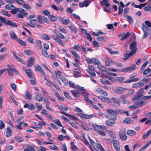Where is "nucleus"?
<instances>
[{"label":"nucleus","mask_w":151,"mask_h":151,"mask_svg":"<svg viewBox=\"0 0 151 151\" xmlns=\"http://www.w3.org/2000/svg\"><path fill=\"white\" fill-rule=\"evenodd\" d=\"M145 23L146 25L147 26V28L149 29H150V27H151V23L148 20L145 21Z\"/></svg>","instance_id":"13d9d810"},{"label":"nucleus","mask_w":151,"mask_h":151,"mask_svg":"<svg viewBox=\"0 0 151 151\" xmlns=\"http://www.w3.org/2000/svg\"><path fill=\"white\" fill-rule=\"evenodd\" d=\"M17 41L21 45L24 46H27L26 42L19 38H18V39H17Z\"/></svg>","instance_id":"58836bf2"},{"label":"nucleus","mask_w":151,"mask_h":151,"mask_svg":"<svg viewBox=\"0 0 151 151\" xmlns=\"http://www.w3.org/2000/svg\"><path fill=\"white\" fill-rule=\"evenodd\" d=\"M60 112L61 114H62L65 115V116H67L70 117L72 120H75L77 119V118L75 117L74 116L72 115H71L70 114H67L65 112L62 111H60Z\"/></svg>","instance_id":"6ab92c4d"},{"label":"nucleus","mask_w":151,"mask_h":151,"mask_svg":"<svg viewBox=\"0 0 151 151\" xmlns=\"http://www.w3.org/2000/svg\"><path fill=\"white\" fill-rule=\"evenodd\" d=\"M79 116L81 117L82 118H84L86 119H88L90 118L91 117V115H88L85 114H79Z\"/></svg>","instance_id":"72a5a7b5"},{"label":"nucleus","mask_w":151,"mask_h":151,"mask_svg":"<svg viewBox=\"0 0 151 151\" xmlns=\"http://www.w3.org/2000/svg\"><path fill=\"white\" fill-rule=\"evenodd\" d=\"M127 97L126 96L122 95L121 96L120 98L123 101V103L124 104H130V103L128 101H127L126 100V98Z\"/></svg>","instance_id":"cd10ccee"},{"label":"nucleus","mask_w":151,"mask_h":151,"mask_svg":"<svg viewBox=\"0 0 151 151\" xmlns=\"http://www.w3.org/2000/svg\"><path fill=\"white\" fill-rule=\"evenodd\" d=\"M151 72V70L150 68L146 69L143 72V74L144 75H147L148 73Z\"/></svg>","instance_id":"774afa93"},{"label":"nucleus","mask_w":151,"mask_h":151,"mask_svg":"<svg viewBox=\"0 0 151 151\" xmlns=\"http://www.w3.org/2000/svg\"><path fill=\"white\" fill-rule=\"evenodd\" d=\"M12 129L10 127H8L7 128L6 133V136L9 137L12 134Z\"/></svg>","instance_id":"c756f323"},{"label":"nucleus","mask_w":151,"mask_h":151,"mask_svg":"<svg viewBox=\"0 0 151 151\" xmlns=\"http://www.w3.org/2000/svg\"><path fill=\"white\" fill-rule=\"evenodd\" d=\"M13 67H9L8 69H7V70L9 75L10 77H12L13 76Z\"/></svg>","instance_id":"5701e85b"},{"label":"nucleus","mask_w":151,"mask_h":151,"mask_svg":"<svg viewBox=\"0 0 151 151\" xmlns=\"http://www.w3.org/2000/svg\"><path fill=\"white\" fill-rule=\"evenodd\" d=\"M151 134V129L148 131L142 137V139H146Z\"/></svg>","instance_id":"e433bc0d"},{"label":"nucleus","mask_w":151,"mask_h":151,"mask_svg":"<svg viewBox=\"0 0 151 151\" xmlns=\"http://www.w3.org/2000/svg\"><path fill=\"white\" fill-rule=\"evenodd\" d=\"M38 22L40 24H42L44 22L49 23V21L46 17L40 15L38 16Z\"/></svg>","instance_id":"9b49d317"},{"label":"nucleus","mask_w":151,"mask_h":151,"mask_svg":"<svg viewBox=\"0 0 151 151\" xmlns=\"http://www.w3.org/2000/svg\"><path fill=\"white\" fill-rule=\"evenodd\" d=\"M0 22L3 23L5 24L6 25H9L14 27H18L17 24L12 21L7 20L5 19L0 16Z\"/></svg>","instance_id":"f03ea898"},{"label":"nucleus","mask_w":151,"mask_h":151,"mask_svg":"<svg viewBox=\"0 0 151 151\" xmlns=\"http://www.w3.org/2000/svg\"><path fill=\"white\" fill-rule=\"evenodd\" d=\"M111 100L113 102L115 103L117 106H118L120 105L119 99L117 98L112 97L111 99Z\"/></svg>","instance_id":"412c9836"},{"label":"nucleus","mask_w":151,"mask_h":151,"mask_svg":"<svg viewBox=\"0 0 151 151\" xmlns=\"http://www.w3.org/2000/svg\"><path fill=\"white\" fill-rule=\"evenodd\" d=\"M9 34L12 39H15L17 40V39H18V38L17 37V36L16 35L15 33L12 31H10Z\"/></svg>","instance_id":"4be33fe9"},{"label":"nucleus","mask_w":151,"mask_h":151,"mask_svg":"<svg viewBox=\"0 0 151 151\" xmlns=\"http://www.w3.org/2000/svg\"><path fill=\"white\" fill-rule=\"evenodd\" d=\"M86 70L88 72H90L91 71L94 72L95 68L92 65H90L89 66V68Z\"/></svg>","instance_id":"79ce46f5"},{"label":"nucleus","mask_w":151,"mask_h":151,"mask_svg":"<svg viewBox=\"0 0 151 151\" xmlns=\"http://www.w3.org/2000/svg\"><path fill=\"white\" fill-rule=\"evenodd\" d=\"M125 79V78L124 77H120L116 78V81L119 83H122L124 80Z\"/></svg>","instance_id":"4c0bfd02"},{"label":"nucleus","mask_w":151,"mask_h":151,"mask_svg":"<svg viewBox=\"0 0 151 151\" xmlns=\"http://www.w3.org/2000/svg\"><path fill=\"white\" fill-rule=\"evenodd\" d=\"M136 68V66L135 64H133L131 67H126L125 68H123L119 70L120 72H127L130 71L131 70H134Z\"/></svg>","instance_id":"0eeeda50"},{"label":"nucleus","mask_w":151,"mask_h":151,"mask_svg":"<svg viewBox=\"0 0 151 151\" xmlns=\"http://www.w3.org/2000/svg\"><path fill=\"white\" fill-rule=\"evenodd\" d=\"M53 122L55 124H56L58 125L63 127L62 125V124L61 123L59 119H56L53 121Z\"/></svg>","instance_id":"a18cd8bd"},{"label":"nucleus","mask_w":151,"mask_h":151,"mask_svg":"<svg viewBox=\"0 0 151 151\" xmlns=\"http://www.w3.org/2000/svg\"><path fill=\"white\" fill-rule=\"evenodd\" d=\"M26 99L30 100L32 99V96L29 92L27 91L25 93Z\"/></svg>","instance_id":"603ef678"},{"label":"nucleus","mask_w":151,"mask_h":151,"mask_svg":"<svg viewBox=\"0 0 151 151\" xmlns=\"http://www.w3.org/2000/svg\"><path fill=\"white\" fill-rule=\"evenodd\" d=\"M108 134L110 137L113 138V140H115L116 138V136L115 133L111 131H108Z\"/></svg>","instance_id":"c85d7f7f"},{"label":"nucleus","mask_w":151,"mask_h":151,"mask_svg":"<svg viewBox=\"0 0 151 151\" xmlns=\"http://www.w3.org/2000/svg\"><path fill=\"white\" fill-rule=\"evenodd\" d=\"M98 98L101 100L102 101L107 103L111 102V99L108 97H104L102 96H98Z\"/></svg>","instance_id":"f8f14e48"},{"label":"nucleus","mask_w":151,"mask_h":151,"mask_svg":"<svg viewBox=\"0 0 151 151\" xmlns=\"http://www.w3.org/2000/svg\"><path fill=\"white\" fill-rule=\"evenodd\" d=\"M127 19L128 21L131 24H133V23L132 18V17L128 15H127Z\"/></svg>","instance_id":"6e6d98bb"},{"label":"nucleus","mask_w":151,"mask_h":151,"mask_svg":"<svg viewBox=\"0 0 151 151\" xmlns=\"http://www.w3.org/2000/svg\"><path fill=\"white\" fill-rule=\"evenodd\" d=\"M106 112L108 114L107 117L108 118L113 121L117 120V118L116 116L117 112L116 111L111 109H109L106 110Z\"/></svg>","instance_id":"f257e3e1"},{"label":"nucleus","mask_w":151,"mask_h":151,"mask_svg":"<svg viewBox=\"0 0 151 151\" xmlns=\"http://www.w3.org/2000/svg\"><path fill=\"white\" fill-rule=\"evenodd\" d=\"M49 17L50 21L53 22H55L57 20L56 17L52 15H49Z\"/></svg>","instance_id":"a19ab883"},{"label":"nucleus","mask_w":151,"mask_h":151,"mask_svg":"<svg viewBox=\"0 0 151 151\" xmlns=\"http://www.w3.org/2000/svg\"><path fill=\"white\" fill-rule=\"evenodd\" d=\"M58 19L64 24L67 25L69 24L70 23V20L69 19H65L64 18L61 17H59Z\"/></svg>","instance_id":"2eb2a0df"},{"label":"nucleus","mask_w":151,"mask_h":151,"mask_svg":"<svg viewBox=\"0 0 151 151\" xmlns=\"http://www.w3.org/2000/svg\"><path fill=\"white\" fill-rule=\"evenodd\" d=\"M32 78V79L30 80V82L33 85H35L37 84V80L33 78Z\"/></svg>","instance_id":"e2e57ef3"},{"label":"nucleus","mask_w":151,"mask_h":151,"mask_svg":"<svg viewBox=\"0 0 151 151\" xmlns=\"http://www.w3.org/2000/svg\"><path fill=\"white\" fill-rule=\"evenodd\" d=\"M127 133L129 135L133 136L136 134V132L134 131L129 129L127 131Z\"/></svg>","instance_id":"473e14b6"},{"label":"nucleus","mask_w":151,"mask_h":151,"mask_svg":"<svg viewBox=\"0 0 151 151\" xmlns=\"http://www.w3.org/2000/svg\"><path fill=\"white\" fill-rule=\"evenodd\" d=\"M14 7H15V6L11 4H9L6 5L5 6V9L9 10H10L11 9Z\"/></svg>","instance_id":"c9c22d12"},{"label":"nucleus","mask_w":151,"mask_h":151,"mask_svg":"<svg viewBox=\"0 0 151 151\" xmlns=\"http://www.w3.org/2000/svg\"><path fill=\"white\" fill-rule=\"evenodd\" d=\"M137 74L136 73H133L130 76L129 80H127L125 81L124 83H129L133 82H136L139 81V78H135L137 76Z\"/></svg>","instance_id":"7ed1b4c3"},{"label":"nucleus","mask_w":151,"mask_h":151,"mask_svg":"<svg viewBox=\"0 0 151 151\" xmlns=\"http://www.w3.org/2000/svg\"><path fill=\"white\" fill-rule=\"evenodd\" d=\"M34 58L32 57H30L27 60V66L29 68L32 66L33 64Z\"/></svg>","instance_id":"ddd939ff"},{"label":"nucleus","mask_w":151,"mask_h":151,"mask_svg":"<svg viewBox=\"0 0 151 151\" xmlns=\"http://www.w3.org/2000/svg\"><path fill=\"white\" fill-rule=\"evenodd\" d=\"M22 7L28 10H30L31 8L30 6L27 4H25V3H24V4L23 5Z\"/></svg>","instance_id":"864d4df0"},{"label":"nucleus","mask_w":151,"mask_h":151,"mask_svg":"<svg viewBox=\"0 0 151 151\" xmlns=\"http://www.w3.org/2000/svg\"><path fill=\"white\" fill-rule=\"evenodd\" d=\"M58 107L61 110H64V111H67L68 109V108L65 106H58Z\"/></svg>","instance_id":"3c124183"},{"label":"nucleus","mask_w":151,"mask_h":151,"mask_svg":"<svg viewBox=\"0 0 151 151\" xmlns=\"http://www.w3.org/2000/svg\"><path fill=\"white\" fill-rule=\"evenodd\" d=\"M72 54L75 57V60L77 62H79L80 57L79 55L77 54L76 52L74 51H71Z\"/></svg>","instance_id":"dca6fc26"},{"label":"nucleus","mask_w":151,"mask_h":151,"mask_svg":"<svg viewBox=\"0 0 151 151\" xmlns=\"http://www.w3.org/2000/svg\"><path fill=\"white\" fill-rule=\"evenodd\" d=\"M82 95L84 96V99L87 102L90 103L91 104H92L93 103V101H91L90 99H89L88 98V94L86 93H84V92H82Z\"/></svg>","instance_id":"f3484780"},{"label":"nucleus","mask_w":151,"mask_h":151,"mask_svg":"<svg viewBox=\"0 0 151 151\" xmlns=\"http://www.w3.org/2000/svg\"><path fill=\"white\" fill-rule=\"evenodd\" d=\"M14 138L18 142H22L23 140V139L20 136H17L14 137Z\"/></svg>","instance_id":"69168bd1"},{"label":"nucleus","mask_w":151,"mask_h":151,"mask_svg":"<svg viewBox=\"0 0 151 151\" xmlns=\"http://www.w3.org/2000/svg\"><path fill=\"white\" fill-rule=\"evenodd\" d=\"M41 52L42 55L44 56L47 58L48 57H49V55L47 52V51L45 50H42V51Z\"/></svg>","instance_id":"4d7b16f0"},{"label":"nucleus","mask_w":151,"mask_h":151,"mask_svg":"<svg viewBox=\"0 0 151 151\" xmlns=\"http://www.w3.org/2000/svg\"><path fill=\"white\" fill-rule=\"evenodd\" d=\"M137 43L134 41L132 43L129 45V48L131 50V52L134 54H135L137 50Z\"/></svg>","instance_id":"423d86ee"},{"label":"nucleus","mask_w":151,"mask_h":151,"mask_svg":"<svg viewBox=\"0 0 151 151\" xmlns=\"http://www.w3.org/2000/svg\"><path fill=\"white\" fill-rule=\"evenodd\" d=\"M12 54L14 55V57L19 62H20L23 64H25V62L19 57H18L14 53L12 52Z\"/></svg>","instance_id":"a878e982"},{"label":"nucleus","mask_w":151,"mask_h":151,"mask_svg":"<svg viewBox=\"0 0 151 151\" xmlns=\"http://www.w3.org/2000/svg\"><path fill=\"white\" fill-rule=\"evenodd\" d=\"M146 103V101H138L135 103V104L138 107H139L145 104Z\"/></svg>","instance_id":"b1692460"},{"label":"nucleus","mask_w":151,"mask_h":151,"mask_svg":"<svg viewBox=\"0 0 151 151\" xmlns=\"http://www.w3.org/2000/svg\"><path fill=\"white\" fill-rule=\"evenodd\" d=\"M112 143L113 146L116 151H121L120 145L119 141L116 140H113Z\"/></svg>","instance_id":"6e6552de"},{"label":"nucleus","mask_w":151,"mask_h":151,"mask_svg":"<svg viewBox=\"0 0 151 151\" xmlns=\"http://www.w3.org/2000/svg\"><path fill=\"white\" fill-rule=\"evenodd\" d=\"M77 88L78 91H81V94H82V92L86 93V90L84 88L81 87L79 86H77Z\"/></svg>","instance_id":"c03bdc74"},{"label":"nucleus","mask_w":151,"mask_h":151,"mask_svg":"<svg viewBox=\"0 0 151 151\" xmlns=\"http://www.w3.org/2000/svg\"><path fill=\"white\" fill-rule=\"evenodd\" d=\"M71 92L72 95L75 97H77L79 96V93L76 90H71Z\"/></svg>","instance_id":"49530a36"},{"label":"nucleus","mask_w":151,"mask_h":151,"mask_svg":"<svg viewBox=\"0 0 151 151\" xmlns=\"http://www.w3.org/2000/svg\"><path fill=\"white\" fill-rule=\"evenodd\" d=\"M129 35V32H127L126 34H125L123 37H122L120 39L121 40H123L127 38Z\"/></svg>","instance_id":"09e8293b"},{"label":"nucleus","mask_w":151,"mask_h":151,"mask_svg":"<svg viewBox=\"0 0 151 151\" xmlns=\"http://www.w3.org/2000/svg\"><path fill=\"white\" fill-rule=\"evenodd\" d=\"M68 27L74 33L76 34L77 33V30L76 29V28L74 26H68Z\"/></svg>","instance_id":"7c9ffc66"},{"label":"nucleus","mask_w":151,"mask_h":151,"mask_svg":"<svg viewBox=\"0 0 151 151\" xmlns=\"http://www.w3.org/2000/svg\"><path fill=\"white\" fill-rule=\"evenodd\" d=\"M127 89L125 88L118 87L115 90V92L117 94H120L122 93L127 90Z\"/></svg>","instance_id":"9d476101"},{"label":"nucleus","mask_w":151,"mask_h":151,"mask_svg":"<svg viewBox=\"0 0 151 151\" xmlns=\"http://www.w3.org/2000/svg\"><path fill=\"white\" fill-rule=\"evenodd\" d=\"M101 82L104 84H107L108 85H111V83L108 80L104 79H100Z\"/></svg>","instance_id":"393cba45"},{"label":"nucleus","mask_w":151,"mask_h":151,"mask_svg":"<svg viewBox=\"0 0 151 151\" xmlns=\"http://www.w3.org/2000/svg\"><path fill=\"white\" fill-rule=\"evenodd\" d=\"M142 96H141V94H139L137 93L136 94L134 95L133 98L132 100H137L139 99Z\"/></svg>","instance_id":"37998d69"},{"label":"nucleus","mask_w":151,"mask_h":151,"mask_svg":"<svg viewBox=\"0 0 151 151\" xmlns=\"http://www.w3.org/2000/svg\"><path fill=\"white\" fill-rule=\"evenodd\" d=\"M119 136L121 139L123 140H126L127 139V137L126 134L125 129L124 128H122L119 132Z\"/></svg>","instance_id":"20e7f679"},{"label":"nucleus","mask_w":151,"mask_h":151,"mask_svg":"<svg viewBox=\"0 0 151 151\" xmlns=\"http://www.w3.org/2000/svg\"><path fill=\"white\" fill-rule=\"evenodd\" d=\"M71 144L73 151H76L78 150L77 147L76 145H74V142H71Z\"/></svg>","instance_id":"ea45409f"},{"label":"nucleus","mask_w":151,"mask_h":151,"mask_svg":"<svg viewBox=\"0 0 151 151\" xmlns=\"http://www.w3.org/2000/svg\"><path fill=\"white\" fill-rule=\"evenodd\" d=\"M94 130L97 132L99 129L104 130L106 129V127L103 125H99L95 124H93L91 125Z\"/></svg>","instance_id":"1a4fd4ad"},{"label":"nucleus","mask_w":151,"mask_h":151,"mask_svg":"<svg viewBox=\"0 0 151 151\" xmlns=\"http://www.w3.org/2000/svg\"><path fill=\"white\" fill-rule=\"evenodd\" d=\"M101 6H104L106 7H108L110 5V3L108 2L107 0H103L100 2Z\"/></svg>","instance_id":"a211bd4d"},{"label":"nucleus","mask_w":151,"mask_h":151,"mask_svg":"<svg viewBox=\"0 0 151 151\" xmlns=\"http://www.w3.org/2000/svg\"><path fill=\"white\" fill-rule=\"evenodd\" d=\"M25 73L27 75L28 77L30 78H33V76L32 74V72L31 70L29 69H27V70L26 71Z\"/></svg>","instance_id":"2f4dec72"},{"label":"nucleus","mask_w":151,"mask_h":151,"mask_svg":"<svg viewBox=\"0 0 151 151\" xmlns=\"http://www.w3.org/2000/svg\"><path fill=\"white\" fill-rule=\"evenodd\" d=\"M4 101V98L2 96H0V109L3 108L2 103Z\"/></svg>","instance_id":"bf43d9fd"},{"label":"nucleus","mask_w":151,"mask_h":151,"mask_svg":"<svg viewBox=\"0 0 151 151\" xmlns=\"http://www.w3.org/2000/svg\"><path fill=\"white\" fill-rule=\"evenodd\" d=\"M107 26L108 29H110L112 30H114V28L112 24H107Z\"/></svg>","instance_id":"338daca9"},{"label":"nucleus","mask_w":151,"mask_h":151,"mask_svg":"<svg viewBox=\"0 0 151 151\" xmlns=\"http://www.w3.org/2000/svg\"><path fill=\"white\" fill-rule=\"evenodd\" d=\"M98 67L99 69L103 71L106 72L107 70L106 68L102 66L99 65L98 66Z\"/></svg>","instance_id":"680f3d73"},{"label":"nucleus","mask_w":151,"mask_h":151,"mask_svg":"<svg viewBox=\"0 0 151 151\" xmlns=\"http://www.w3.org/2000/svg\"><path fill=\"white\" fill-rule=\"evenodd\" d=\"M142 29L144 32L143 38L144 39L146 38L148 35V34L151 31V29H149L144 24H143L142 27Z\"/></svg>","instance_id":"39448f33"},{"label":"nucleus","mask_w":151,"mask_h":151,"mask_svg":"<svg viewBox=\"0 0 151 151\" xmlns=\"http://www.w3.org/2000/svg\"><path fill=\"white\" fill-rule=\"evenodd\" d=\"M24 52L26 55H31L33 54L31 50H25L24 51Z\"/></svg>","instance_id":"052dcab7"},{"label":"nucleus","mask_w":151,"mask_h":151,"mask_svg":"<svg viewBox=\"0 0 151 151\" xmlns=\"http://www.w3.org/2000/svg\"><path fill=\"white\" fill-rule=\"evenodd\" d=\"M133 53L130 52L129 53H127L124 55V56L125 58L124 60H128L129 58L131 57L133 55H134Z\"/></svg>","instance_id":"bb28decb"},{"label":"nucleus","mask_w":151,"mask_h":151,"mask_svg":"<svg viewBox=\"0 0 151 151\" xmlns=\"http://www.w3.org/2000/svg\"><path fill=\"white\" fill-rule=\"evenodd\" d=\"M96 91L99 93L105 96H107L108 95V94L106 92L104 91L101 88H97L96 89Z\"/></svg>","instance_id":"4468645a"},{"label":"nucleus","mask_w":151,"mask_h":151,"mask_svg":"<svg viewBox=\"0 0 151 151\" xmlns=\"http://www.w3.org/2000/svg\"><path fill=\"white\" fill-rule=\"evenodd\" d=\"M38 71L41 72L42 75V78L44 79H46V75L45 73L40 66L38 65Z\"/></svg>","instance_id":"aec40b11"},{"label":"nucleus","mask_w":151,"mask_h":151,"mask_svg":"<svg viewBox=\"0 0 151 151\" xmlns=\"http://www.w3.org/2000/svg\"><path fill=\"white\" fill-rule=\"evenodd\" d=\"M91 2V0H85L84 1L83 3L85 4V6L86 7H87L89 4H90Z\"/></svg>","instance_id":"5fc2aeb1"},{"label":"nucleus","mask_w":151,"mask_h":151,"mask_svg":"<svg viewBox=\"0 0 151 151\" xmlns=\"http://www.w3.org/2000/svg\"><path fill=\"white\" fill-rule=\"evenodd\" d=\"M108 51L109 52L111 55L117 54H119V52L116 51H112L111 49H108Z\"/></svg>","instance_id":"0e129e2a"},{"label":"nucleus","mask_w":151,"mask_h":151,"mask_svg":"<svg viewBox=\"0 0 151 151\" xmlns=\"http://www.w3.org/2000/svg\"><path fill=\"white\" fill-rule=\"evenodd\" d=\"M106 124L110 126H112L114 125L115 123L114 122H111L109 120H107L106 121Z\"/></svg>","instance_id":"f704fd0d"},{"label":"nucleus","mask_w":151,"mask_h":151,"mask_svg":"<svg viewBox=\"0 0 151 151\" xmlns=\"http://www.w3.org/2000/svg\"><path fill=\"white\" fill-rule=\"evenodd\" d=\"M49 148L55 151H57L59 150V148L55 145H53L52 146H49Z\"/></svg>","instance_id":"8fccbe9b"},{"label":"nucleus","mask_w":151,"mask_h":151,"mask_svg":"<svg viewBox=\"0 0 151 151\" xmlns=\"http://www.w3.org/2000/svg\"><path fill=\"white\" fill-rule=\"evenodd\" d=\"M56 35L57 36L61 39H64L65 38L64 36L60 32H55Z\"/></svg>","instance_id":"de8ad7c7"}]
</instances>
